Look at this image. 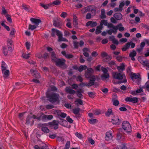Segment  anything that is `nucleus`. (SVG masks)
Listing matches in <instances>:
<instances>
[{
	"mask_svg": "<svg viewBox=\"0 0 149 149\" xmlns=\"http://www.w3.org/2000/svg\"><path fill=\"white\" fill-rule=\"evenodd\" d=\"M109 77V73L103 74L101 76V78L102 80H104L108 78Z\"/></svg>",
	"mask_w": 149,
	"mask_h": 149,
	"instance_id": "obj_28",
	"label": "nucleus"
},
{
	"mask_svg": "<svg viewBox=\"0 0 149 149\" xmlns=\"http://www.w3.org/2000/svg\"><path fill=\"white\" fill-rule=\"evenodd\" d=\"M122 26L123 25L122 24L120 23L118 24L117 26H116V27L117 28V29H119L120 31H123L124 30L125 28L123 27Z\"/></svg>",
	"mask_w": 149,
	"mask_h": 149,
	"instance_id": "obj_24",
	"label": "nucleus"
},
{
	"mask_svg": "<svg viewBox=\"0 0 149 149\" xmlns=\"http://www.w3.org/2000/svg\"><path fill=\"white\" fill-rule=\"evenodd\" d=\"M25 113V112L19 113L18 115L19 118L21 120H22L24 119V114Z\"/></svg>",
	"mask_w": 149,
	"mask_h": 149,
	"instance_id": "obj_47",
	"label": "nucleus"
},
{
	"mask_svg": "<svg viewBox=\"0 0 149 149\" xmlns=\"http://www.w3.org/2000/svg\"><path fill=\"white\" fill-rule=\"evenodd\" d=\"M112 76L113 78L118 80H122L124 79L121 82H119L118 83H126L127 81V79H125V75L124 74L116 72H112Z\"/></svg>",
	"mask_w": 149,
	"mask_h": 149,
	"instance_id": "obj_3",
	"label": "nucleus"
},
{
	"mask_svg": "<svg viewBox=\"0 0 149 149\" xmlns=\"http://www.w3.org/2000/svg\"><path fill=\"white\" fill-rule=\"evenodd\" d=\"M67 121L69 123H73V120L69 116L67 117L66 118Z\"/></svg>",
	"mask_w": 149,
	"mask_h": 149,
	"instance_id": "obj_60",
	"label": "nucleus"
},
{
	"mask_svg": "<svg viewBox=\"0 0 149 149\" xmlns=\"http://www.w3.org/2000/svg\"><path fill=\"white\" fill-rule=\"evenodd\" d=\"M28 62L30 64V65L33 67H37V65H36V63L35 61H34L32 60H29L28 61Z\"/></svg>",
	"mask_w": 149,
	"mask_h": 149,
	"instance_id": "obj_33",
	"label": "nucleus"
},
{
	"mask_svg": "<svg viewBox=\"0 0 149 149\" xmlns=\"http://www.w3.org/2000/svg\"><path fill=\"white\" fill-rule=\"evenodd\" d=\"M125 100L126 102H129L134 103H137L138 101V99L136 97H127L125 98Z\"/></svg>",
	"mask_w": 149,
	"mask_h": 149,
	"instance_id": "obj_9",
	"label": "nucleus"
},
{
	"mask_svg": "<svg viewBox=\"0 0 149 149\" xmlns=\"http://www.w3.org/2000/svg\"><path fill=\"white\" fill-rule=\"evenodd\" d=\"M53 25L56 27H59L60 26L61 24L59 22L55 20L54 21Z\"/></svg>",
	"mask_w": 149,
	"mask_h": 149,
	"instance_id": "obj_40",
	"label": "nucleus"
},
{
	"mask_svg": "<svg viewBox=\"0 0 149 149\" xmlns=\"http://www.w3.org/2000/svg\"><path fill=\"white\" fill-rule=\"evenodd\" d=\"M87 68V66L86 65H81L78 68V70L81 72L83 70H85Z\"/></svg>",
	"mask_w": 149,
	"mask_h": 149,
	"instance_id": "obj_34",
	"label": "nucleus"
},
{
	"mask_svg": "<svg viewBox=\"0 0 149 149\" xmlns=\"http://www.w3.org/2000/svg\"><path fill=\"white\" fill-rule=\"evenodd\" d=\"M114 17L117 20H120L122 17V15L120 13H117L113 15Z\"/></svg>",
	"mask_w": 149,
	"mask_h": 149,
	"instance_id": "obj_20",
	"label": "nucleus"
},
{
	"mask_svg": "<svg viewBox=\"0 0 149 149\" xmlns=\"http://www.w3.org/2000/svg\"><path fill=\"white\" fill-rule=\"evenodd\" d=\"M103 72V74L105 73H109L108 72L107 70L105 68H104L103 67H102L101 68Z\"/></svg>",
	"mask_w": 149,
	"mask_h": 149,
	"instance_id": "obj_58",
	"label": "nucleus"
},
{
	"mask_svg": "<svg viewBox=\"0 0 149 149\" xmlns=\"http://www.w3.org/2000/svg\"><path fill=\"white\" fill-rule=\"evenodd\" d=\"M135 45V44L132 42H127L122 48V50L123 51H126L127 49L129 48L130 45L132 48H133L134 47Z\"/></svg>",
	"mask_w": 149,
	"mask_h": 149,
	"instance_id": "obj_8",
	"label": "nucleus"
},
{
	"mask_svg": "<svg viewBox=\"0 0 149 149\" xmlns=\"http://www.w3.org/2000/svg\"><path fill=\"white\" fill-rule=\"evenodd\" d=\"M15 29L14 28H12L11 29V31L10 33V36H14L15 33Z\"/></svg>",
	"mask_w": 149,
	"mask_h": 149,
	"instance_id": "obj_49",
	"label": "nucleus"
},
{
	"mask_svg": "<svg viewBox=\"0 0 149 149\" xmlns=\"http://www.w3.org/2000/svg\"><path fill=\"white\" fill-rule=\"evenodd\" d=\"M90 81L88 83V87L94 85V82L96 80L95 77L93 76L92 78H90Z\"/></svg>",
	"mask_w": 149,
	"mask_h": 149,
	"instance_id": "obj_19",
	"label": "nucleus"
},
{
	"mask_svg": "<svg viewBox=\"0 0 149 149\" xmlns=\"http://www.w3.org/2000/svg\"><path fill=\"white\" fill-rule=\"evenodd\" d=\"M40 5L41 6H42L45 9H47L49 7L51 6V5H50L49 4V3L47 4H45L43 3H40Z\"/></svg>",
	"mask_w": 149,
	"mask_h": 149,
	"instance_id": "obj_36",
	"label": "nucleus"
},
{
	"mask_svg": "<svg viewBox=\"0 0 149 149\" xmlns=\"http://www.w3.org/2000/svg\"><path fill=\"white\" fill-rule=\"evenodd\" d=\"M122 127L124 130L127 132H130L132 131L130 125L127 121L123 122L122 124Z\"/></svg>",
	"mask_w": 149,
	"mask_h": 149,
	"instance_id": "obj_5",
	"label": "nucleus"
},
{
	"mask_svg": "<svg viewBox=\"0 0 149 149\" xmlns=\"http://www.w3.org/2000/svg\"><path fill=\"white\" fill-rule=\"evenodd\" d=\"M60 125L63 126H65L67 125V121L65 120L60 119V121H58Z\"/></svg>",
	"mask_w": 149,
	"mask_h": 149,
	"instance_id": "obj_26",
	"label": "nucleus"
},
{
	"mask_svg": "<svg viewBox=\"0 0 149 149\" xmlns=\"http://www.w3.org/2000/svg\"><path fill=\"white\" fill-rule=\"evenodd\" d=\"M31 55L30 53H28V54H26L25 53H23L22 54V57L25 59H27L29 58L30 57L29 55Z\"/></svg>",
	"mask_w": 149,
	"mask_h": 149,
	"instance_id": "obj_38",
	"label": "nucleus"
},
{
	"mask_svg": "<svg viewBox=\"0 0 149 149\" xmlns=\"http://www.w3.org/2000/svg\"><path fill=\"white\" fill-rule=\"evenodd\" d=\"M52 33L51 34L52 36L55 37H56L55 35H56L58 37V41H68V40L66 38L62 37L63 34L59 30L54 29H52Z\"/></svg>",
	"mask_w": 149,
	"mask_h": 149,
	"instance_id": "obj_2",
	"label": "nucleus"
},
{
	"mask_svg": "<svg viewBox=\"0 0 149 149\" xmlns=\"http://www.w3.org/2000/svg\"><path fill=\"white\" fill-rule=\"evenodd\" d=\"M139 77V75H137L135 73H132L131 74V78L132 80L133 79H137Z\"/></svg>",
	"mask_w": 149,
	"mask_h": 149,
	"instance_id": "obj_35",
	"label": "nucleus"
},
{
	"mask_svg": "<svg viewBox=\"0 0 149 149\" xmlns=\"http://www.w3.org/2000/svg\"><path fill=\"white\" fill-rule=\"evenodd\" d=\"M74 18H73V24L75 26H76L78 25V22H77V17L76 16L74 15H73Z\"/></svg>",
	"mask_w": 149,
	"mask_h": 149,
	"instance_id": "obj_31",
	"label": "nucleus"
},
{
	"mask_svg": "<svg viewBox=\"0 0 149 149\" xmlns=\"http://www.w3.org/2000/svg\"><path fill=\"white\" fill-rule=\"evenodd\" d=\"M70 141H67L65 145V147L64 149H69V148H70Z\"/></svg>",
	"mask_w": 149,
	"mask_h": 149,
	"instance_id": "obj_51",
	"label": "nucleus"
},
{
	"mask_svg": "<svg viewBox=\"0 0 149 149\" xmlns=\"http://www.w3.org/2000/svg\"><path fill=\"white\" fill-rule=\"evenodd\" d=\"M94 72V70L92 68H88L85 71V76L86 78H92L93 76H95L93 75Z\"/></svg>",
	"mask_w": 149,
	"mask_h": 149,
	"instance_id": "obj_7",
	"label": "nucleus"
},
{
	"mask_svg": "<svg viewBox=\"0 0 149 149\" xmlns=\"http://www.w3.org/2000/svg\"><path fill=\"white\" fill-rule=\"evenodd\" d=\"M112 101L113 102V105L117 106L119 104V102L118 100H116L113 99Z\"/></svg>",
	"mask_w": 149,
	"mask_h": 149,
	"instance_id": "obj_53",
	"label": "nucleus"
},
{
	"mask_svg": "<svg viewBox=\"0 0 149 149\" xmlns=\"http://www.w3.org/2000/svg\"><path fill=\"white\" fill-rule=\"evenodd\" d=\"M5 16L6 17L7 19L8 22L10 23L12 22V20L10 15L9 14L6 15Z\"/></svg>",
	"mask_w": 149,
	"mask_h": 149,
	"instance_id": "obj_42",
	"label": "nucleus"
},
{
	"mask_svg": "<svg viewBox=\"0 0 149 149\" xmlns=\"http://www.w3.org/2000/svg\"><path fill=\"white\" fill-rule=\"evenodd\" d=\"M13 43V41L11 39H8L7 40V46H9L11 45Z\"/></svg>",
	"mask_w": 149,
	"mask_h": 149,
	"instance_id": "obj_56",
	"label": "nucleus"
},
{
	"mask_svg": "<svg viewBox=\"0 0 149 149\" xmlns=\"http://www.w3.org/2000/svg\"><path fill=\"white\" fill-rule=\"evenodd\" d=\"M79 86H81V87H83L85 86L88 87V84L87 83H84L82 82L81 83L79 84Z\"/></svg>",
	"mask_w": 149,
	"mask_h": 149,
	"instance_id": "obj_55",
	"label": "nucleus"
},
{
	"mask_svg": "<svg viewBox=\"0 0 149 149\" xmlns=\"http://www.w3.org/2000/svg\"><path fill=\"white\" fill-rule=\"evenodd\" d=\"M75 135L78 138L81 139L82 138V136L81 134L78 132H76L75 133Z\"/></svg>",
	"mask_w": 149,
	"mask_h": 149,
	"instance_id": "obj_63",
	"label": "nucleus"
},
{
	"mask_svg": "<svg viewBox=\"0 0 149 149\" xmlns=\"http://www.w3.org/2000/svg\"><path fill=\"white\" fill-rule=\"evenodd\" d=\"M30 72L32 75L34 77L37 78H40V75L36 70L31 69L30 70Z\"/></svg>",
	"mask_w": 149,
	"mask_h": 149,
	"instance_id": "obj_10",
	"label": "nucleus"
},
{
	"mask_svg": "<svg viewBox=\"0 0 149 149\" xmlns=\"http://www.w3.org/2000/svg\"><path fill=\"white\" fill-rule=\"evenodd\" d=\"M80 110V108H77L73 110V113L75 114H77L79 113Z\"/></svg>",
	"mask_w": 149,
	"mask_h": 149,
	"instance_id": "obj_48",
	"label": "nucleus"
},
{
	"mask_svg": "<svg viewBox=\"0 0 149 149\" xmlns=\"http://www.w3.org/2000/svg\"><path fill=\"white\" fill-rule=\"evenodd\" d=\"M34 122V121L32 120L31 117L30 116H28L26 119V123L27 125L30 124L31 125H33Z\"/></svg>",
	"mask_w": 149,
	"mask_h": 149,
	"instance_id": "obj_13",
	"label": "nucleus"
},
{
	"mask_svg": "<svg viewBox=\"0 0 149 149\" xmlns=\"http://www.w3.org/2000/svg\"><path fill=\"white\" fill-rule=\"evenodd\" d=\"M142 64L144 65L147 67L146 69L149 70V62L147 60L142 61Z\"/></svg>",
	"mask_w": 149,
	"mask_h": 149,
	"instance_id": "obj_25",
	"label": "nucleus"
},
{
	"mask_svg": "<svg viewBox=\"0 0 149 149\" xmlns=\"http://www.w3.org/2000/svg\"><path fill=\"white\" fill-rule=\"evenodd\" d=\"M61 53L68 58H70L73 57V56L72 54H66L65 51L62 52Z\"/></svg>",
	"mask_w": 149,
	"mask_h": 149,
	"instance_id": "obj_22",
	"label": "nucleus"
},
{
	"mask_svg": "<svg viewBox=\"0 0 149 149\" xmlns=\"http://www.w3.org/2000/svg\"><path fill=\"white\" fill-rule=\"evenodd\" d=\"M65 61L64 59H57L55 62L57 65L59 66L64 69L67 67V66L65 64Z\"/></svg>",
	"mask_w": 149,
	"mask_h": 149,
	"instance_id": "obj_6",
	"label": "nucleus"
},
{
	"mask_svg": "<svg viewBox=\"0 0 149 149\" xmlns=\"http://www.w3.org/2000/svg\"><path fill=\"white\" fill-rule=\"evenodd\" d=\"M136 53L135 51L133 50L129 54L130 57H134L136 55Z\"/></svg>",
	"mask_w": 149,
	"mask_h": 149,
	"instance_id": "obj_52",
	"label": "nucleus"
},
{
	"mask_svg": "<svg viewBox=\"0 0 149 149\" xmlns=\"http://www.w3.org/2000/svg\"><path fill=\"white\" fill-rule=\"evenodd\" d=\"M46 96L47 97L49 98V100L52 103L59 102L60 96L56 93H54L50 95H47Z\"/></svg>",
	"mask_w": 149,
	"mask_h": 149,
	"instance_id": "obj_4",
	"label": "nucleus"
},
{
	"mask_svg": "<svg viewBox=\"0 0 149 149\" xmlns=\"http://www.w3.org/2000/svg\"><path fill=\"white\" fill-rule=\"evenodd\" d=\"M125 66L123 64H122L120 66L117 67V69L119 71H123L125 69Z\"/></svg>",
	"mask_w": 149,
	"mask_h": 149,
	"instance_id": "obj_39",
	"label": "nucleus"
},
{
	"mask_svg": "<svg viewBox=\"0 0 149 149\" xmlns=\"http://www.w3.org/2000/svg\"><path fill=\"white\" fill-rule=\"evenodd\" d=\"M61 112H62L61 111L58 110H56L54 111V113L57 115V117L58 118Z\"/></svg>",
	"mask_w": 149,
	"mask_h": 149,
	"instance_id": "obj_54",
	"label": "nucleus"
},
{
	"mask_svg": "<svg viewBox=\"0 0 149 149\" xmlns=\"http://www.w3.org/2000/svg\"><path fill=\"white\" fill-rule=\"evenodd\" d=\"M36 56L39 58H42V56L40 53H37L36 54Z\"/></svg>",
	"mask_w": 149,
	"mask_h": 149,
	"instance_id": "obj_62",
	"label": "nucleus"
},
{
	"mask_svg": "<svg viewBox=\"0 0 149 149\" xmlns=\"http://www.w3.org/2000/svg\"><path fill=\"white\" fill-rule=\"evenodd\" d=\"M31 21L33 23L35 24L37 26H38L39 24L41 22V20L38 19L31 18L30 19Z\"/></svg>",
	"mask_w": 149,
	"mask_h": 149,
	"instance_id": "obj_15",
	"label": "nucleus"
},
{
	"mask_svg": "<svg viewBox=\"0 0 149 149\" xmlns=\"http://www.w3.org/2000/svg\"><path fill=\"white\" fill-rule=\"evenodd\" d=\"M106 136L105 137V139L107 141L112 140L113 138L112 133L111 131H108L106 132Z\"/></svg>",
	"mask_w": 149,
	"mask_h": 149,
	"instance_id": "obj_11",
	"label": "nucleus"
},
{
	"mask_svg": "<svg viewBox=\"0 0 149 149\" xmlns=\"http://www.w3.org/2000/svg\"><path fill=\"white\" fill-rule=\"evenodd\" d=\"M83 93V90L82 89H80L77 90L76 93L78 97L80 98H81L83 96V95L81 93Z\"/></svg>",
	"mask_w": 149,
	"mask_h": 149,
	"instance_id": "obj_21",
	"label": "nucleus"
},
{
	"mask_svg": "<svg viewBox=\"0 0 149 149\" xmlns=\"http://www.w3.org/2000/svg\"><path fill=\"white\" fill-rule=\"evenodd\" d=\"M2 14H3L5 15V16H6V15H8V14H7V11L6 10L4 6H2Z\"/></svg>",
	"mask_w": 149,
	"mask_h": 149,
	"instance_id": "obj_45",
	"label": "nucleus"
},
{
	"mask_svg": "<svg viewBox=\"0 0 149 149\" xmlns=\"http://www.w3.org/2000/svg\"><path fill=\"white\" fill-rule=\"evenodd\" d=\"M82 50L83 52L84 55L86 57H88L89 56V53L90 52V51L89 50V49L87 48H84Z\"/></svg>",
	"mask_w": 149,
	"mask_h": 149,
	"instance_id": "obj_14",
	"label": "nucleus"
},
{
	"mask_svg": "<svg viewBox=\"0 0 149 149\" xmlns=\"http://www.w3.org/2000/svg\"><path fill=\"white\" fill-rule=\"evenodd\" d=\"M97 120L96 119L91 118L88 120V122L91 124H94L97 122Z\"/></svg>",
	"mask_w": 149,
	"mask_h": 149,
	"instance_id": "obj_41",
	"label": "nucleus"
},
{
	"mask_svg": "<svg viewBox=\"0 0 149 149\" xmlns=\"http://www.w3.org/2000/svg\"><path fill=\"white\" fill-rule=\"evenodd\" d=\"M37 26L35 25H32L31 24H30L29 26V29L33 30L36 28Z\"/></svg>",
	"mask_w": 149,
	"mask_h": 149,
	"instance_id": "obj_44",
	"label": "nucleus"
},
{
	"mask_svg": "<svg viewBox=\"0 0 149 149\" xmlns=\"http://www.w3.org/2000/svg\"><path fill=\"white\" fill-rule=\"evenodd\" d=\"M88 95L91 98H93L95 95V93L94 92H88Z\"/></svg>",
	"mask_w": 149,
	"mask_h": 149,
	"instance_id": "obj_46",
	"label": "nucleus"
},
{
	"mask_svg": "<svg viewBox=\"0 0 149 149\" xmlns=\"http://www.w3.org/2000/svg\"><path fill=\"white\" fill-rule=\"evenodd\" d=\"M101 12L100 17L102 19L106 18V16L105 14V10L103 9H102L101 10Z\"/></svg>",
	"mask_w": 149,
	"mask_h": 149,
	"instance_id": "obj_29",
	"label": "nucleus"
},
{
	"mask_svg": "<svg viewBox=\"0 0 149 149\" xmlns=\"http://www.w3.org/2000/svg\"><path fill=\"white\" fill-rule=\"evenodd\" d=\"M145 86L146 88L147 89V90L149 92V82H147L145 84Z\"/></svg>",
	"mask_w": 149,
	"mask_h": 149,
	"instance_id": "obj_64",
	"label": "nucleus"
},
{
	"mask_svg": "<svg viewBox=\"0 0 149 149\" xmlns=\"http://www.w3.org/2000/svg\"><path fill=\"white\" fill-rule=\"evenodd\" d=\"M65 91L66 92L69 93L70 94H74L76 93V91L71 89L70 87H66L65 88Z\"/></svg>",
	"mask_w": 149,
	"mask_h": 149,
	"instance_id": "obj_17",
	"label": "nucleus"
},
{
	"mask_svg": "<svg viewBox=\"0 0 149 149\" xmlns=\"http://www.w3.org/2000/svg\"><path fill=\"white\" fill-rule=\"evenodd\" d=\"M112 29L107 31V33L110 35H111L113 33L116 34L117 32V28L116 27H114Z\"/></svg>",
	"mask_w": 149,
	"mask_h": 149,
	"instance_id": "obj_18",
	"label": "nucleus"
},
{
	"mask_svg": "<svg viewBox=\"0 0 149 149\" xmlns=\"http://www.w3.org/2000/svg\"><path fill=\"white\" fill-rule=\"evenodd\" d=\"M22 7L23 9L26 11H28L29 13H31L32 11L29 10V8L25 4H23L22 5Z\"/></svg>",
	"mask_w": 149,
	"mask_h": 149,
	"instance_id": "obj_23",
	"label": "nucleus"
},
{
	"mask_svg": "<svg viewBox=\"0 0 149 149\" xmlns=\"http://www.w3.org/2000/svg\"><path fill=\"white\" fill-rule=\"evenodd\" d=\"M60 3L61 1H60L56 0L53 2L52 3H50L49 4L51 6L52 5L58 6L60 4Z\"/></svg>",
	"mask_w": 149,
	"mask_h": 149,
	"instance_id": "obj_30",
	"label": "nucleus"
},
{
	"mask_svg": "<svg viewBox=\"0 0 149 149\" xmlns=\"http://www.w3.org/2000/svg\"><path fill=\"white\" fill-rule=\"evenodd\" d=\"M1 70L4 79H7L10 74L9 70L7 69V65L4 61H2L1 64Z\"/></svg>",
	"mask_w": 149,
	"mask_h": 149,
	"instance_id": "obj_1",
	"label": "nucleus"
},
{
	"mask_svg": "<svg viewBox=\"0 0 149 149\" xmlns=\"http://www.w3.org/2000/svg\"><path fill=\"white\" fill-rule=\"evenodd\" d=\"M67 116V114L63 112H61V113L60 115V116L58 117V118H65Z\"/></svg>",
	"mask_w": 149,
	"mask_h": 149,
	"instance_id": "obj_50",
	"label": "nucleus"
},
{
	"mask_svg": "<svg viewBox=\"0 0 149 149\" xmlns=\"http://www.w3.org/2000/svg\"><path fill=\"white\" fill-rule=\"evenodd\" d=\"M107 20L105 19H102V20L100 23V24L101 25H104L105 26H107Z\"/></svg>",
	"mask_w": 149,
	"mask_h": 149,
	"instance_id": "obj_43",
	"label": "nucleus"
},
{
	"mask_svg": "<svg viewBox=\"0 0 149 149\" xmlns=\"http://www.w3.org/2000/svg\"><path fill=\"white\" fill-rule=\"evenodd\" d=\"M51 58L52 61L55 62L57 60V58L56 57V54L55 52H51Z\"/></svg>",
	"mask_w": 149,
	"mask_h": 149,
	"instance_id": "obj_27",
	"label": "nucleus"
},
{
	"mask_svg": "<svg viewBox=\"0 0 149 149\" xmlns=\"http://www.w3.org/2000/svg\"><path fill=\"white\" fill-rule=\"evenodd\" d=\"M74 47L75 48H77L78 47L79 43L76 41L73 42Z\"/></svg>",
	"mask_w": 149,
	"mask_h": 149,
	"instance_id": "obj_61",
	"label": "nucleus"
},
{
	"mask_svg": "<svg viewBox=\"0 0 149 149\" xmlns=\"http://www.w3.org/2000/svg\"><path fill=\"white\" fill-rule=\"evenodd\" d=\"M105 114L106 116H109L111 114H112V110L111 108L109 109L105 113Z\"/></svg>",
	"mask_w": 149,
	"mask_h": 149,
	"instance_id": "obj_32",
	"label": "nucleus"
},
{
	"mask_svg": "<svg viewBox=\"0 0 149 149\" xmlns=\"http://www.w3.org/2000/svg\"><path fill=\"white\" fill-rule=\"evenodd\" d=\"M49 57V55L48 53H45L43 55L42 58L44 59H45L48 58Z\"/></svg>",
	"mask_w": 149,
	"mask_h": 149,
	"instance_id": "obj_59",
	"label": "nucleus"
},
{
	"mask_svg": "<svg viewBox=\"0 0 149 149\" xmlns=\"http://www.w3.org/2000/svg\"><path fill=\"white\" fill-rule=\"evenodd\" d=\"M67 15V14L66 12H63L62 13L60 16L63 18H65Z\"/></svg>",
	"mask_w": 149,
	"mask_h": 149,
	"instance_id": "obj_57",
	"label": "nucleus"
},
{
	"mask_svg": "<svg viewBox=\"0 0 149 149\" xmlns=\"http://www.w3.org/2000/svg\"><path fill=\"white\" fill-rule=\"evenodd\" d=\"M111 122L113 124L116 125H119L120 123V121L117 116H114L112 119Z\"/></svg>",
	"mask_w": 149,
	"mask_h": 149,
	"instance_id": "obj_12",
	"label": "nucleus"
},
{
	"mask_svg": "<svg viewBox=\"0 0 149 149\" xmlns=\"http://www.w3.org/2000/svg\"><path fill=\"white\" fill-rule=\"evenodd\" d=\"M59 123V122L58 121L54 120L50 123L49 124L51 125L54 126V129L56 130L58 128Z\"/></svg>",
	"mask_w": 149,
	"mask_h": 149,
	"instance_id": "obj_16",
	"label": "nucleus"
},
{
	"mask_svg": "<svg viewBox=\"0 0 149 149\" xmlns=\"http://www.w3.org/2000/svg\"><path fill=\"white\" fill-rule=\"evenodd\" d=\"M42 131L45 133H48L49 132V129L46 127L43 126L41 128Z\"/></svg>",
	"mask_w": 149,
	"mask_h": 149,
	"instance_id": "obj_37",
	"label": "nucleus"
}]
</instances>
